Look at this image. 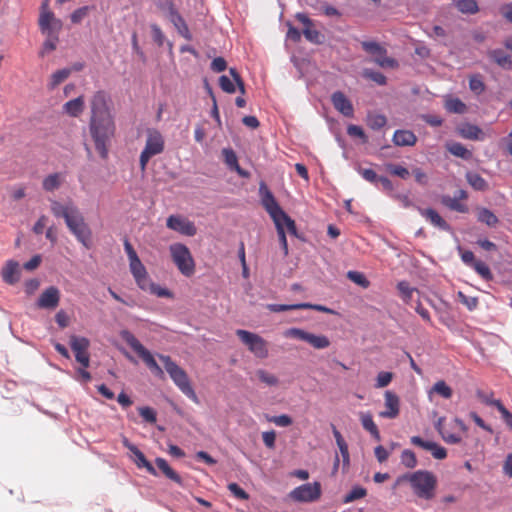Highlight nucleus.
Returning a JSON list of instances; mask_svg holds the SVG:
<instances>
[{"label":"nucleus","instance_id":"nucleus-1","mask_svg":"<svg viewBox=\"0 0 512 512\" xmlns=\"http://www.w3.org/2000/svg\"><path fill=\"white\" fill-rule=\"evenodd\" d=\"M90 109L89 133L95 149L105 159L108 156V145L116 131L109 95L104 91H97L90 100Z\"/></svg>","mask_w":512,"mask_h":512},{"label":"nucleus","instance_id":"nucleus-2","mask_svg":"<svg viewBox=\"0 0 512 512\" xmlns=\"http://www.w3.org/2000/svg\"><path fill=\"white\" fill-rule=\"evenodd\" d=\"M50 209L56 218H63L69 231L85 247H89L91 239V230L78 207L68 201L63 204L57 200H50Z\"/></svg>","mask_w":512,"mask_h":512},{"label":"nucleus","instance_id":"nucleus-3","mask_svg":"<svg viewBox=\"0 0 512 512\" xmlns=\"http://www.w3.org/2000/svg\"><path fill=\"white\" fill-rule=\"evenodd\" d=\"M159 359L164 364L165 370L175 383V385L191 400L198 403V397L190 385L186 372L178 366L170 356L159 355Z\"/></svg>","mask_w":512,"mask_h":512},{"label":"nucleus","instance_id":"nucleus-4","mask_svg":"<svg viewBox=\"0 0 512 512\" xmlns=\"http://www.w3.org/2000/svg\"><path fill=\"white\" fill-rule=\"evenodd\" d=\"M172 261L178 270L186 277L195 272V262L189 248L182 243H173L169 246Z\"/></svg>","mask_w":512,"mask_h":512},{"label":"nucleus","instance_id":"nucleus-5","mask_svg":"<svg viewBox=\"0 0 512 512\" xmlns=\"http://www.w3.org/2000/svg\"><path fill=\"white\" fill-rule=\"evenodd\" d=\"M164 150V139L161 133L155 129H149L147 131V139L145 147L140 154V169L145 171L149 160Z\"/></svg>","mask_w":512,"mask_h":512},{"label":"nucleus","instance_id":"nucleus-6","mask_svg":"<svg viewBox=\"0 0 512 512\" xmlns=\"http://www.w3.org/2000/svg\"><path fill=\"white\" fill-rule=\"evenodd\" d=\"M120 336L139 355V357L142 358L151 371H153L157 376H163V370L157 364L153 355L130 331L123 330L121 331Z\"/></svg>","mask_w":512,"mask_h":512},{"label":"nucleus","instance_id":"nucleus-7","mask_svg":"<svg viewBox=\"0 0 512 512\" xmlns=\"http://www.w3.org/2000/svg\"><path fill=\"white\" fill-rule=\"evenodd\" d=\"M236 335L256 357L261 359L268 357L267 342L261 336L242 329H238Z\"/></svg>","mask_w":512,"mask_h":512},{"label":"nucleus","instance_id":"nucleus-8","mask_svg":"<svg viewBox=\"0 0 512 512\" xmlns=\"http://www.w3.org/2000/svg\"><path fill=\"white\" fill-rule=\"evenodd\" d=\"M284 337L295 338L309 343L315 349H325L330 346V340L325 335H316L300 328H289L284 331Z\"/></svg>","mask_w":512,"mask_h":512},{"label":"nucleus","instance_id":"nucleus-9","mask_svg":"<svg viewBox=\"0 0 512 512\" xmlns=\"http://www.w3.org/2000/svg\"><path fill=\"white\" fill-rule=\"evenodd\" d=\"M90 342L85 337L72 335L70 337V346L75 353L76 361L79 362L84 368H87L90 363L89 354L87 352Z\"/></svg>","mask_w":512,"mask_h":512},{"label":"nucleus","instance_id":"nucleus-10","mask_svg":"<svg viewBox=\"0 0 512 512\" xmlns=\"http://www.w3.org/2000/svg\"><path fill=\"white\" fill-rule=\"evenodd\" d=\"M320 496L319 482L306 483L294 489L290 497L298 502H311Z\"/></svg>","mask_w":512,"mask_h":512},{"label":"nucleus","instance_id":"nucleus-11","mask_svg":"<svg viewBox=\"0 0 512 512\" xmlns=\"http://www.w3.org/2000/svg\"><path fill=\"white\" fill-rule=\"evenodd\" d=\"M166 225L169 229L186 236H194L197 231L195 225L191 221L178 215L169 216Z\"/></svg>","mask_w":512,"mask_h":512},{"label":"nucleus","instance_id":"nucleus-12","mask_svg":"<svg viewBox=\"0 0 512 512\" xmlns=\"http://www.w3.org/2000/svg\"><path fill=\"white\" fill-rule=\"evenodd\" d=\"M129 268L138 287L142 290H147L150 285L151 279L140 258L130 261Z\"/></svg>","mask_w":512,"mask_h":512},{"label":"nucleus","instance_id":"nucleus-13","mask_svg":"<svg viewBox=\"0 0 512 512\" xmlns=\"http://www.w3.org/2000/svg\"><path fill=\"white\" fill-rule=\"evenodd\" d=\"M259 191L261 194L262 205L273 220L284 210L279 206L275 197L264 183L260 185Z\"/></svg>","mask_w":512,"mask_h":512},{"label":"nucleus","instance_id":"nucleus-14","mask_svg":"<svg viewBox=\"0 0 512 512\" xmlns=\"http://www.w3.org/2000/svg\"><path fill=\"white\" fill-rule=\"evenodd\" d=\"M60 301V291L54 286L46 288L37 300V306L41 309H55Z\"/></svg>","mask_w":512,"mask_h":512},{"label":"nucleus","instance_id":"nucleus-15","mask_svg":"<svg viewBox=\"0 0 512 512\" xmlns=\"http://www.w3.org/2000/svg\"><path fill=\"white\" fill-rule=\"evenodd\" d=\"M296 19L304 25L303 34L308 41L314 44L322 43L323 35L312 27L313 22L306 14L297 13Z\"/></svg>","mask_w":512,"mask_h":512},{"label":"nucleus","instance_id":"nucleus-16","mask_svg":"<svg viewBox=\"0 0 512 512\" xmlns=\"http://www.w3.org/2000/svg\"><path fill=\"white\" fill-rule=\"evenodd\" d=\"M411 443L415 446L421 447L424 450L430 451L434 458L444 459L447 456L446 449L435 442L425 441L419 436H412Z\"/></svg>","mask_w":512,"mask_h":512},{"label":"nucleus","instance_id":"nucleus-17","mask_svg":"<svg viewBox=\"0 0 512 512\" xmlns=\"http://www.w3.org/2000/svg\"><path fill=\"white\" fill-rule=\"evenodd\" d=\"M331 101L334 108L346 117H352L354 113L351 101L341 91H336L331 95Z\"/></svg>","mask_w":512,"mask_h":512},{"label":"nucleus","instance_id":"nucleus-18","mask_svg":"<svg viewBox=\"0 0 512 512\" xmlns=\"http://www.w3.org/2000/svg\"><path fill=\"white\" fill-rule=\"evenodd\" d=\"M124 445L131 451L133 460L139 468L145 467L153 476H160L155 467L147 461L144 454L135 445L131 444L127 439L124 440Z\"/></svg>","mask_w":512,"mask_h":512},{"label":"nucleus","instance_id":"nucleus-19","mask_svg":"<svg viewBox=\"0 0 512 512\" xmlns=\"http://www.w3.org/2000/svg\"><path fill=\"white\" fill-rule=\"evenodd\" d=\"M385 411L380 412V416L383 418L394 419L399 414V397L391 392H385Z\"/></svg>","mask_w":512,"mask_h":512},{"label":"nucleus","instance_id":"nucleus-20","mask_svg":"<svg viewBox=\"0 0 512 512\" xmlns=\"http://www.w3.org/2000/svg\"><path fill=\"white\" fill-rule=\"evenodd\" d=\"M419 213L423 216L427 221H429L435 227H438L444 231H450V225L438 214V212L432 208L423 209L418 208Z\"/></svg>","mask_w":512,"mask_h":512},{"label":"nucleus","instance_id":"nucleus-21","mask_svg":"<svg viewBox=\"0 0 512 512\" xmlns=\"http://www.w3.org/2000/svg\"><path fill=\"white\" fill-rule=\"evenodd\" d=\"M39 25L43 31H59L62 28V21L55 18L50 11H43L39 18Z\"/></svg>","mask_w":512,"mask_h":512},{"label":"nucleus","instance_id":"nucleus-22","mask_svg":"<svg viewBox=\"0 0 512 512\" xmlns=\"http://www.w3.org/2000/svg\"><path fill=\"white\" fill-rule=\"evenodd\" d=\"M413 492L425 499H430L434 495L436 482H411Z\"/></svg>","mask_w":512,"mask_h":512},{"label":"nucleus","instance_id":"nucleus-23","mask_svg":"<svg viewBox=\"0 0 512 512\" xmlns=\"http://www.w3.org/2000/svg\"><path fill=\"white\" fill-rule=\"evenodd\" d=\"M2 278L8 284H14L19 280V264L15 261H8L2 269Z\"/></svg>","mask_w":512,"mask_h":512},{"label":"nucleus","instance_id":"nucleus-24","mask_svg":"<svg viewBox=\"0 0 512 512\" xmlns=\"http://www.w3.org/2000/svg\"><path fill=\"white\" fill-rule=\"evenodd\" d=\"M273 222L276 226V230H278V227L284 230L286 228L290 234L297 235L295 221L288 216L285 211H282L276 218H274Z\"/></svg>","mask_w":512,"mask_h":512},{"label":"nucleus","instance_id":"nucleus-25","mask_svg":"<svg viewBox=\"0 0 512 512\" xmlns=\"http://www.w3.org/2000/svg\"><path fill=\"white\" fill-rule=\"evenodd\" d=\"M84 97L79 96L63 105V111L71 117H78L84 110Z\"/></svg>","mask_w":512,"mask_h":512},{"label":"nucleus","instance_id":"nucleus-26","mask_svg":"<svg viewBox=\"0 0 512 512\" xmlns=\"http://www.w3.org/2000/svg\"><path fill=\"white\" fill-rule=\"evenodd\" d=\"M416 141L415 134L408 130H397L393 135V142L397 146H413Z\"/></svg>","mask_w":512,"mask_h":512},{"label":"nucleus","instance_id":"nucleus-27","mask_svg":"<svg viewBox=\"0 0 512 512\" xmlns=\"http://www.w3.org/2000/svg\"><path fill=\"white\" fill-rule=\"evenodd\" d=\"M461 137L469 140H484L483 131L476 125L464 124L458 129Z\"/></svg>","mask_w":512,"mask_h":512},{"label":"nucleus","instance_id":"nucleus-28","mask_svg":"<svg viewBox=\"0 0 512 512\" xmlns=\"http://www.w3.org/2000/svg\"><path fill=\"white\" fill-rule=\"evenodd\" d=\"M465 178L468 184L477 191H486L489 188L488 182L476 172H467Z\"/></svg>","mask_w":512,"mask_h":512},{"label":"nucleus","instance_id":"nucleus-29","mask_svg":"<svg viewBox=\"0 0 512 512\" xmlns=\"http://www.w3.org/2000/svg\"><path fill=\"white\" fill-rule=\"evenodd\" d=\"M489 57L500 67L510 69L512 67V58L501 49H495L489 52Z\"/></svg>","mask_w":512,"mask_h":512},{"label":"nucleus","instance_id":"nucleus-30","mask_svg":"<svg viewBox=\"0 0 512 512\" xmlns=\"http://www.w3.org/2000/svg\"><path fill=\"white\" fill-rule=\"evenodd\" d=\"M64 175L53 173L44 178L42 186L45 191L52 192L58 189L64 181Z\"/></svg>","mask_w":512,"mask_h":512},{"label":"nucleus","instance_id":"nucleus-31","mask_svg":"<svg viewBox=\"0 0 512 512\" xmlns=\"http://www.w3.org/2000/svg\"><path fill=\"white\" fill-rule=\"evenodd\" d=\"M168 18L181 36L188 40L191 38L186 22L178 12L172 13V15Z\"/></svg>","mask_w":512,"mask_h":512},{"label":"nucleus","instance_id":"nucleus-32","mask_svg":"<svg viewBox=\"0 0 512 512\" xmlns=\"http://www.w3.org/2000/svg\"><path fill=\"white\" fill-rule=\"evenodd\" d=\"M360 420L362 423V426L365 430L369 431L371 435L377 440H380V433L377 428V425L373 421V417L370 413H360Z\"/></svg>","mask_w":512,"mask_h":512},{"label":"nucleus","instance_id":"nucleus-33","mask_svg":"<svg viewBox=\"0 0 512 512\" xmlns=\"http://www.w3.org/2000/svg\"><path fill=\"white\" fill-rule=\"evenodd\" d=\"M72 70L70 68H63L55 71L48 82V89L54 90L59 84L64 82L70 75Z\"/></svg>","mask_w":512,"mask_h":512},{"label":"nucleus","instance_id":"nucleus-34","mask_svg":"<svg viewBox=\"0 0 512 512\" xmlns=\"http://www.w3.org/2000/svg\"><path fill=\"white\" fill-rule=\"evenodd\" d=\"M455 7L463 14H476L479 11L476 0H454Z\"/></svg>","mask_w":512,"mask_h":512},{"label":"nucleus","instance_id":"nucleus-35","mask_svg":"<svg viewBox=\"0 0 512 512\" xmlns=\"http://www.w3.org/2000/svg\"><path fill=\"white\" fill-rule=\"evenodd\" d=\"M447 150L454 156L468 160L472 157V152L469 151L463 144L459 142H452L447 144Z\"/></svg>","mask_w":512,"mask_h":512},{"label":"nucleus","instance_id":"nucleus-36","mask_svg":"<svg viewBox=\"0 0 512 512\" xmlns=\"http://www.w3.org/2000/svg\"><path fill=\"white\" fill-rule=\"evenodd\" d=\"M442 204L448 207L453 211H457L460 213H466L468 211V207L466 204H463L458 200L457 197H450L448 195L443 196L441 200Z\"/></svg>","mask_w":512,"mask_h":512},{"label":"nucleus","instance_id":"nucleus-37","mask_svg":"<svg viewBox=\"0 0 512 512\" xmlns=\"http://www.w3.org/2000/svg\"><path fill=\"white\" fill-rule=\"evenodd\" d=\"M433 393H436L445 399H450L453 394L452 389L443 380L437 381L432 386L431 390L429 391V397H431Z\"/></svg>","mask_w":512,"mask_h":512},{"label":"nucleus","instance_id":"nucleus-38","mask_svg":"<svg viewBox=\"0 0 512 512\" xmlns=\"http://www.w3.org/2000/svg\"><path fill=\"white\" fill-rule=\"evenodd\" d=\"M445 109L450 113L463 114L467 107L459 98H448L445 101Z\"/></svg>","mask_w":512,"mask_h":512},{"label":"nucleus","instance_id":"nucleus-39","mask_svg":"<svg viewBox=\"0 0 512 512\" xmlns=\"http://www.w3.org/2000/svg\"><path fill=\"white\" fill-rule=\"evenodd\" d=\"M478 221L485 223L489 227H495L499 219L491 210L482 208L478 212Z\"/></svg>","mask_w":512,"mask_h":512},{"label":"nucleus","instance_id":"nucleus-40","mask_svg":"<svg viewBox=\"0 0 512 512\" xmlns=\"http://www.w3.org/2000/svg\"><path fill=\"white\" fill-rule=\"evenodd\" d=\"M155 470L158 469L162 472V474L169 478L170 480H178L177 474L174 470L168 465L167 461L163 458H157L155 461Z\"/></svg>","mask_w":512,"mask_h":512},{"label":"nucleus","instance_id":"nucleus-41","mask_svg":"<svg viewBox=\"0 0 512 512\" xmlns=\"http://www.w3.org/2000/svg\"><path fill=\"white\" fill-rule=\"evenodd\" d=\"M94 6H82L76 9L71 15L70 19L73 24H80L86 18Z\"/></svg>","mask_w":512,"mask_h":512},{"label":"nucleus","instance_id":"nucleus-42","mask_svg":"<svg viewBox=\"0 0 512 512\" xmlns=\"http://www.w3.org/2000/svg\"><path fill=\"white\" fill-rule=\"evenodd\" d=\"M256 376L267 386H276L279 383L278 378L274 374H271L263 369H258L256 371Z\"/></svg>","mask_w":512,"mask_h":512},{"label":"nucleus","instance_id":"nucleus-43","mask_svg":"<svg viewBox=\"0 0 512 512\" xmlns=\"http://www.w3.org/2000/svg\"><path fill=\"white\" fill-rule=\"evenodd\" d=\"M367 494V491L365 488L361 486H355L353 489L345 495L343 498V503H350L355 500L364 498Z\"/></svg>","mask_w":512,"mask_h":512},{"label":"nucleus","instance_id":"nucleus-44","mask_svg":"<svg viewBox=\"0 0 512 512\" xmlns=\"http://www.w3.org/2000/svg\"><path fill=\"white\" fill-rule=\"evenodd\" d=\"M362 48L369 54L377 56L378 54L386 53V49L375 41H363L361 43Z\"/></svg>","mask_w":512,"mask_h":512},{"label":"nucleus","instance_id":"nucleus-45","mask_svg":"<svg viewBox=\"0 0 512 512\" xmlns=\"http://www.w3.org/2000/svg\"><path fill=\"white\" fill-rule=\"evenodd\" d=\"M397 288H398V290H399V292H400V294H401L402 299H403L405 302L410 301V300L412 299L413 294H414L415 292H417V293H418V291H417L415 288L411 287V286L409 285V283H408V282H406V281H401V282H399V283H398V285H397Z\"/></svg>","mask_w":512,"mask_h":512},{"label":"nucleus","instance_id":"nucleus-46","mask_svg":"<svg viewBox=\"0 0 512 512\" xmlns=\"http://www.w3.org/2000/svg\"><path fill=\"white\" fill-rule=\"evenodd\" d=\"M398 480H423V481H426V480H435V478L430 472L419 470L412 474H405V475L401 476L400 478H398Z\"/></svg>","mask_w":512,"mask_h":512},{"label":"nucleus","instance_id":"nucleus-47","mask_svg":"<svg viewBox=\"0 0 512 512\" xmlns=\"http://www.w3.org/2000/svg\"><path fill=\"white\" fill-rule=\"evenodd\" d=\"M333 435L335 437L337 446L339 447V450H340V452L342 454V457H343L344 461H348V459H349V452H348V445H347V443L345 442V440L342 437L341 433L336 428L333 429Z\"/></svg>","mask_w":512,"mask_h":512},{"label":"nucleus","instance_id":"nucleus-48","mask_svg":"<svg viewBox=\"0 0 512 512\" xmlns=\"http://www.w3.org/2000/svg\"><path fill=\"white\" fill-rule=\"evenodd\" d=\"M374 62L378 64L382 68H396L398 67V62L390 57L386 56V53H381L375 56Z\"/></svg>","mask_w":512,"mask_h":512},{"label":"nucleus","instance_id":"nucleus-49","mask_svg":"<svg viewBox=\"0 0 512 512\" xmlns=\"http://www.w3.org/2000/svg\"><path fill=\"white\" fill-rule=\"evenodd\" d=\"M266 419L268 422L274 423L278 427H288L292 424V418L286 414L278 415V416H269L266 415Z\"/></svg>","mask_w":512,"mask_h":512},{"label":"nucleus","instance_id":"nucleus-50","mask_svg":"<svg viewBox=\"0 0 512 512\" xmlns=\"http://www.w3.org/2000/svg\"><path fill=\"white\" fill-rule=\"evenodd\" d=\"M386 117L381 114H371L368 116V125L373 130H379L386 125Z\"/></svg>","mask_w":512,"mask_h":512},{"label":"nucleus","instance_id":"nucleus-51","mask_svg":"<svg viewBox=\"0 0 512 512\" xmlns=\"http://www.w3.org/2000/svg\"><path fill=\"white\" fill-rule=\"evenodd\" d=\"M304 307L302 303L297 304H268L267 309H269L271 312H283V311H290V310H300Z\"/></svg>","mask_w":512,"mask_h":512},{"label":"nucleus","instance_id":"nucleus-52","mask_svg":"<svg viewBox=\"0 0 512 512\" xmlns=\"http://www.w3.org/2000/svg\"><path fill=\"white\" fill-rule=\"evenodd\" d=\"M393 379V373L387 371H381L376 377L375 388L387 387Z\"/></svg>","mask_w":512,"mask_h":512},{"label":"nucleus","instance_id":"nucleus-53","mask_svg":"<svg viewBox=\"0 0 512 512\" xmlns=\"http://www.w3.org/2000/svg\"><path fill=\"white\" fill-rule=\"evenodd\" d=\"M224 161L226 165L233 170L238 165V159L236 153L230 148H224L222 150Z\"/></svg>","mask_w":512,"mask_h":512},{"label":"nucleus","instance_id":"nucleus-54","mask_svg":"<svg viewBox=\"0 0 512 512\" xmlns=\"http://www.w3.org/2000/svg\"><path fill=\"white\" fill-rule=\"evenodd\" d=\"M472 267L483 279H492L491 270L484 262L476 261L475 263H473Z\"/></svg>","mask_w":512,"mask_h":512},{"label":"nucleus","instance_id":"nucleus-55","mask_svg":"<svg viewBox=\"0 0 512 512\" xmlns=\"http://www.w3.org/2000/svg\"><path fill=\"white\" fill-rule=\"evenodd\" d=\"M387 171H389L391 174L398 176L402 179H407L410 175L408 169L401 165L396 164H387L386 165Z\"/></svg>","mask_w":512,"mask_h":512},{"label":"nucleus","instance_id":"nucleus-56","mask_svg":"<svg viewBox=\"0 0 512 512\" xmlns=\"http://www.w3.org/2000/svg\"><path fill=\"white\" fill-rule=\"evenodd\" d=\"M401 462L407 468H414L417 464L415 453L411 450H404L401 454Z\"/></svg>","mask_w":512,"mask_h":512},{"label":"nucleus","instance_id":"nucleus-57","mask_svg":"<svg viewBox=\"0 0 512 512\" xmlns=\"http://www.w3.org/2000/svg\"><path fill=\"white\" fill-rule=\"evenodd\" d=\"M156 5L167 17L177 12L172 0H156Z\"/></svg>","mask_w":512,"mask_h":512},{"label":"nucleus","instance_id":"nucleus-58","mask_svg":"<svg viewBox=\"0 0 512 512\" xmlns=\"http://www.w3.org/2000/svg\"><path fill=\"white\" fill-rule=\"evenodd\" d=\"M356 170L366 181L373 184H377L379 176L376 174L374 170L369 168H362L360 166L357 167Z\"/></svg>","mask_w":512,"mask_h":512},{"label":"nucleus","instance_id":"nucleus-59","mask_svg":"<svg viewBox=\"0 0 512 512\" xmlns=\"http://www.w3.org/2000/svg\"><path fill=\"white\" fill-rule=\"evenodd\" d=\"M469 88L476 94H481L484 91L485 85L479 75H475L470 78Z\"/></svg>","mask_w":512,"mask_h":512},{"label":"nucleus","instance_id":"nucleus-60","mask_svg":"<svg viewBox=\"0 0 512 512\" xmlns=\"http://www.w3.org/2000/svg\"><path fill=\"white\" fill-rule=\"evenodd\" d=\"M347 277L353 281L354 283L366 288L369 285V281L366 279V277L357 271H349L347 273Z\"/></svg>","mask_w":512,"mask_h":512},{"label":"nucleus","instance_id":"nucleus-61","mask_svg":"<svg viewBox=\"0 0 512 512\" xmlns=\"http://www.w3.org/2000/svg\"><path fill=\"white\" fill-rule=\"evenodd\" d=\"M139 414L143 417V419L148 423H155L156 418V412L154 409L148 406L139 407L138 408Z\"/></svg>","mask_w":512,"mask_h":512},{"label":"nucleus","instance_id":"nucleus-62","mask_svg":"<svg viewBox=\"0 0 512 512\" xmlns=\"http://www.w3.org/2000/svg\"><path fill=\"white\" fill-rule=\"evenodd\" d=\"M219 85L221 87V89L226 92V93H234L236 88H235V84H234V81L231 80L228 76L226 75H222L220 78H219Z\"/></svg>","mask_w":512,"mask_h":512},{"label":"nucleus","instance_id":"nucleus-63","mask_svg":"<svg viewBox=\"0 0 512 512\" xmlns=\"http://www.w3.org/2000/svg\"><path fill=\"white\" fill-rule=\"evenodd\" d=\"M476 396L482 403H485L486 405L496 407V403H501L500 400L493 399V393H486L482 390H477Z\"/></svg>","mask_w":512,"mask_h":512},{"label":"nucleus","instance_id":"nucleus-64","mask_svg":"<svg viewBox=\"0 0 512 512\" xmlns=\"http://www.w3.org/2000/svg\"><path fill=\"white\" fill-rule=\"evenodd\" d=\"M347 134L351 137L361 138L363 143H366L368 140L364 133V130L358 125H349L347 128Z\"/></svg>","mask_w":512,"mask_h":512}]
</instances>
